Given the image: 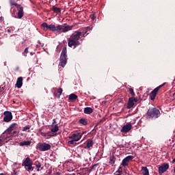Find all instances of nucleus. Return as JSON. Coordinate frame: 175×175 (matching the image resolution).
Returning a JSON list of instances; mask_svg holds the SVG:
<instances>
[{
    "mask_svg": "<svg viewBox=\"0 0 175 175\" xmlns=\"http://www.w3.org/2000/svg\"><path fill=\"white\" fill-rule=\"evenodd\" d=\"M73 25H54L51 24L49 25L47 23H43L40 25V28L42 29L43 31H51L52 32H57L59 35L60 33H66V32H69V31H72L73 29Z\"/></svg>",
    "mask_w": 175,
    "mask_h": 175,
    "instance_id": "f257e3e1",
    "label": "nucleus"
},
{
    "mask_svg": "<svg viewBox=\"0 0 175 175\" xmlns=\"http://www.w3.org/2000/svg\"><path fill=\"white\" fill-rule=\"evenodd\" d=\"M87 30L80 31L79 30L72 33L70 37L67 39L68 47H73L76 49L78 46H80V40H83L88 33Z\"/></svg>",
    "mask_w": 175,
    "mask_h": 175,
    "instance_id": "f03ea898",
    "label": "nucleus"
},
{
    "mask_svg": "<svg viewBox=\"0 0 175 175\" xmlns=\"http://www.w3.org/2000/svg\"><path fill=\"white\" fill-rule=\"evenodd\" d=\"M161 116V111L157 108H150L146 113L147 120H152V118H158Z\"/></svg>",
    "mask_w": 175,
    "mask_h": 175,
    "instance_id": "7ed1b4c3",
    "label": "nucleus"
},
{
    "mask_svg": "<svg viewBox=\"0 0 175 175\" xmlns=\"http://www.w3.org/2000/svg\"><path fill=\"white\" fill-rule=\"evenodd\" d=\"M66 53H68V51L66 49V46H65L63 48L60 55L59 66L64 68V66L66 65V62H68V56L66 55Z\"/></svg>",
    "mask_w": 175,
    "mask_h": 175,
    "instance_id": "20e7f679",
    "label": "nucleus"
},
{
    "mask_svg": "<svg viewBox=\"0 0 175 175\" xmlns=\"http://www.w3.org/2000/svg\"><path fill=\"white\" fill-rule=\"evenodd\" d=\"M12 130L8 128L1 136H0V147L5 144L8 142V139L12 137Z\"/></svg>",
    "mask_w": 175,
    "mask_h": 175,
    "instance_id": "39448f33",
    "label": "nucleus"
},
{
    "mask_svg": "<svg viewBox=\"0 0 175 175\" xmlns=\"http://www.w3.org/2000/svg\"><path fill=\"white\" fill-rule=\"evenodd\" d=\"M16 5L18 11L16 13L17 16H16V10H13L11 11L13 17H15L16 18H23V17H24V7L21 6L20 4H16Z\"/></svg>",
    "mask_w": 175,
    "mask_h": 175,
    "instance_id": "423d86ee",
    "label": "nucleus"
},
{
    "mask_svg": "<svg viewBox=\"0 0 175 175\" xmlns=\"http://www.w3.org/2000/svg\"><path fill=\"white\" fill-rule=\"evenodd\" d=\"M33 165V163L32 162V160H31L29 157H27L22 163V166H24L27 172H33V167H32Z\"/></svg>",
    "mask_w": 175,
    "mask_h": 175,
    "instance_id": "0eeeda50",
    "label": "nucleus"
},
{
    "mask_svg": "<svg viewBox=\"0 0 175 175\" xmlns=\"http://www.w3.org/2000/svg\"><path fill=\"white\" fill-rule=\"evenodd\" d=\"M51 148V145L46 142L38 143L37 145V150L39 151H49Z\"/></svg>",
    "mask_w": 175,
    "mask_h": 175,
    "instance_id": "6e6552de",
    "label": "nucleus"
},
{
    "mask_svg": "<svg viewBox=\"0 0 175 175\" xmlns=\"http://www.w3.org/2000/svg\"><path fill=\"white\" fill-rule=\"evenodd\" d=\"M165 85V83H163L162 85H159L156 88H154L149 94L150 98L151 100H155V98L157 97V95L158 94V91L162 88Z\"/></svg>",
    "mask_w": 175,
    "mask_h": 175,
    "instance_id": "1a4fd4ad",
    "label": "nucleus"
},
{
    "mask_svg": "<svg viewBox=\"0 0 175 175\" xmlns=\"http://www.w3.org/2000/svg\"><path fill=\"white\" fill-rule=\"evenodd\" d=\"M81 137H83V133L79 131H75L68 137V139L79 142L81 140Z\"/></svg>",
    "mask_w": 175,
    "mask_h": 175,
    "instance_id": "9d476101",
    "label": "nucleus"
},
{
    "mask_svg": "<svg viewBox=\"0 0 175 175\" xmlns=\"http://www.w3.org/2000/svg\"><path fill=\"white\" fill-rule=\"evenodd\" d=\"M3 121L4 122H10L12 120H13V115H12V112L9 111H6L3 113Z\"/></svg>",
    "mask_w": 175,
    "mask_h": 175,
    "instance_id": "9b49d317",
    "label": "nucleus"
},
{
    "mask_svg": "<svg viewBox=\"0 0 175 175\" xmlns=\"http://www.w3.org/2000/svg\"><path fill=\"white\" fill-rule=\"evenodd\" d=\"M39 133L41 135V136L45 137V139H50V137H52L53 136H57V134L54 135L53 131H48L47 133H44V131L39 130Z\"/></svg>",
    "mask_w": 175,
    "mask_h": 175,
    "instance_id": "f8f14e48",
    "label": "nucleus"
},
{
    "mask_svg": "<svg viewBox=\"0 0 175 175\" xmlns=\"http://www.w3.org/2000/svg\"><path fill=\"white\" fill-rule=\"evenodd\" d=\"M139 98H134V97H130L129 98V101L127 103V109H132L133 106H135V103L138 102Z\"/></svg>",
    "mask_w": 175,
    "mask_h": 175,
    "instance_id": "ddd939ff",
    "label": "nucleus"
},
{
    "mask_svg": "<svg viewBox=\"0 0 175 175\" xmlns=\"http://www.w3.org/2000/svg\"><path fill=\"white\" fill-rule=\"evenodd\" d=\"M169 169V163H163L161 166L159 167V174H163Z\"/></svg>",
    "mask_w": 175,
    "mask_h": 175,
    "instance_id": "4468645a",
    "label": "nucleus"
},
{
    "mask_svg": "<svg viewBox=\"0 0 175 175\" xmlns=\"http://www.w3.org/2000/svg\"><path fill=\"white\" fill-rule=\"evenodd\" d=\"M132 129V124L131 122L126 123V125H124L122 129L120 130V132L122 133H128L129 131Z\"/></svg>",
    "mask_w": 175,
    "mask_h": 175,
    "instance_id": "2eb2a0df",
    "label": "nucleus"
},
{
    "mask_svg": "<svg viewBox=\"0 0 175 175\" xmlns=\"http://www.w3.org/2000/svg\"><path fill=\"white\" fill-rule=\"evenodd\" d=\"M133 156H127L122 161V166L125 167L129 165V162L133 159Z\"/></svg>",
    "mask_w": 175,
    "mask_h": 175,
    "instance_id": "dca6fc26",
    "label": "nucleus"
},
{
    "mask_svg": "<svg viewBox=\"0 0 175 175\" xmlns=\"http://www.w3.org/2000/svg\"><path fill=\"white\" fill-rule=\"evenodd\" d=\"M94 142L92 139H88L86 141V146L84 147L85 149L91 150L94 147Z\"/></svg>",
    "mask_w": 175,
    "mask_h": 175,
    "instance_id": "f3484780",
    "label": "nucleus"
},
{
    "mask_svg": "<svg viewBox=\"0 0 175 175\" xmlns=\"http://www.w3.org/2000/svg\"><path fill=\"white\" fill-rule=\"evenodd\" d=\"M15 86L16 88H21V87H23V77H20L17 79Z\"/></svg>",
    "mask_w": 175,
    "mask_h": 175,
    "instance_id": "a211bd4d",
    "label": "nucleus"
},
{
    "mask_svg": "<svg viewBox=\"0 0 175 175\" xmlns=\"http://www.w3.org/2000/svg\"><path fill=\"white\" fill-rule=\"evenodd\" d=\"M36 167L37 168V172H40V170H43V167L42 166V163L39 161H36L34 163Z\"/></svg>",
    "mask_w": 175,
    "mask_h": 175,
    "instance_id": "6ab92c4d",
    "label": "nucleus"
},
{
    "mask_svg": "<svg viewBox=\"0 0 175 175\" xmlns=\"http://www.w3.org/2000/svg\"><path fill=\"white\" fill-rule=\"evenodd\" d=\"M77 98V95L75 94H71L68 96V100H70L71 102H75V100H76Z\"/></svg>",
    "mask_w": 175,
    "mask_h": 175,
    "instance_id": "aec40b11",
    "label": "nucleus"
},
{
    "mask_svg": "<svg viewBox=\"0 0 175 175\" xmlns=\"http://www.w3.org/2000/svg\"><path fill=\"white\" fill-rule=\"evenodd\" d=\"M8 129L13 132V131L18 129V124H17V123H12Z\"/></svg>",
    "mask_w": 175,
    "mask_h": 175,
    "instance_id": "412c9836",
    "label": "nucleus"
},
{
    "mask_svg": "<svg viewBox=\"0 0 175 175\" xmlns=\"http://www.w3.org/2000/svg\"><path fill=\"white\" fill-rule=\"evenodd\" d=\"M141 170L143 175H150V172L148 171V168H147V167H142Z\"/></svg>",
    "mask_w": 175,
    "mask_h": 175,
    "instance_id": "4be33fe9",
    "label": "nucleus"
},
{
    "mask_svg": "<svg viewBox=\"0 0 175 175\" xmlns=\"http://www.w3.org/2000/svg\"><path fill=\"white\" fill-rule=\"evenodd\" d=\"M93 111H94V109H92V108L91 107H88L84 109L85 114H91L92 113Z\"/></svg>",
    "mask_w": 175,
    "mask_h": 175,
    "instance_id": "5701e85b",
    "label": "nucleus"
},
{
    "mask_svg": "<svg viewBox=\"0 0 175 175\" xmlns=\"http://www.w3.org/2000/svg\"><path fill=\"white\" fill-rule=\"evenodd\" d=\"M51 10L53 11V13H56L57 14H58V13L61 12V8H57L54 5L51 8Z\"/></svg>",
    "mask_w": 175,
    "mask_h": 175,
    "instance_id": "b1692460",
    "label": "nucleus"
},
{
    "mask_svg": "<svg viewBox=\"0 0 175 175\" xmlns=\"http://www.w3.org/2000/svg\"><path fill=\"white\" fill-rule=\"evenodd\" d=\"M109 165H114L116 163V157L114 155L111 156L109 158Z\"/></svg>",
    "mask_w": 175,
    "mask_h": 175,
    "instance_id": "393cba45",
    "label": "nucleus"
},
{
    "mask_svg": "<svg viewBox=\"0 0 175 175\" xmlns=\"http://www.w3.org/2000/svg\"><path fill=\"white\" fill-rule=\"evenodd\" d=\"M59 131V127L58 126V124L54 125L51 128V132L53 133H55V132H58Z\"/></svg>",
    "mask_w": 175,
    "mask_h": 175,
    "instance_id": "a878e982",
    "label": "nucleus"
},
{
    "mask_svg": "<svg viewBox=\"0 0 175 175\" xmlns=\"http://www.w3.org/2000/svg\"><path fill=\"white\" fill-rule=\"evenodd\" d=\"M19 145L21 146H31V141H23L22 142H20Z\"/></svg>",
    "mask_w": 175,
    "mask_h": 175,
    "instance_id": "bb28decb",
    "label": "nucleus"
},
{
    "mask_svg": "<svg viewBox=\"0 0 175 175\" xmlns=\"http://www.w3.org/2000/svg\"><path fill=\"white\" fill-rule=\"evenodd\" d=\"M62 88H59L58 90H57V94H55V96L56 97V98H60V96H61V95H62Z\"/></svg>",
    "mask_w": 175,
    "mask_h": 175,
    "instance_id": "cd10ccee",
    "label": "nucleus"
},
{
    "mask_svg": "<svg viewBox=\"0 0 175 175\" xmlns=\"http://www.w3.org/2000/svg\"><path fill=\"white\" fill-rule=\"evenodd\" d=\"M79 122V124H81V125H87L88 124V122L84 118L80 119Z\"/></svg>",
    "mask_w": 175,
    "mask_h": 175,
    "instance_id": "c85d7f7f",
    "label": "nucleus"
},
{
    "mask_svg": "<svg viewBox=\"0 0 175 175\" xmlns=\"http://www.w3.org/2000/svg\"><path fill=\"white\" fill-rule=\"evenodd\" d=\"M82 172L84 174H89V173H91V170L90 168H83L82 170Z\"/></svg>",
    "mask_w": 175,
    "mask_h": 175,
    "instance_id": "c756f323",
    "label": "nucleus"
},
{
    "mask_svg": "<svg viewBox=\"0 0 175 175\" xmlns=\"http://www.w3.org/2000/svg\"><path fill=\"white\" fill-rule=\"evenodd\" d=\"M116 175L122 174V167H119L118 170L115 173Z\"/></svg>",
    "mask_w": 175,
    "mask_h": 175,
    "instance_id": "7c9ffc66",
    "label": "nucleus"
},
{
    "mask_svg": "<svg viewBox=\"0 0 175 175\" xmlns=\"http://www.w3.org/2000/svg\"><path fill=\"white\" fill-rule=\"evenodd\" d=\"M29 129H31V126L30 125H27V126H25L23 128L22 131H23V132H25V131H27Z\"/></svg>",
    "mask_w": 175,
    "mask_h": 175,
    "instance_id": "2f4dec72",
    "label": "nucleus"
},
{
    "mask_svg": "<svg viewBox=\"0 0 175 175\" xmlns=\"http://www.w3.org/2000/svg\"><path fill=\"white\" fill-rule=\"evenodd\" d=\"M129 91L131 96H135V91L133 90V88H130L129 89Z\"/></svg>",
    "mask_w": 175,
    "mask_h": 175,
    "instance_id": "473e14b6",
    "label": "nucleus"
},
{
    "mask_svg": "<svg viewBox=\"0 0 175 175\" xmlns=\"http://www.w3.org/2000/svg\"><path fill=\"white\" fill-rule=\"evenodd\" d=\"M10 5L11 6H15L16 8H17L16 5H18V3H16L15 1H11Z\"/></svg>",
    "mask_w": 175,
    "mask_h": 175,
    "instance_id": "72a5a7b5",
    "label": "nucleus"
},
{
    "mask_svg": "<svg viewBox=\"0 0 175 175\" xmlns=\"http://www.w3.org/2000/svg\"><path fill=\"white\" fill-rule=\"evenodd\" d=\"M18 136V131H14L13 132H12V136Z\"/></svg>",
    "mask_w": 175,
    "mask_h": 175,
    "instance_id": "f704fd0d",
    "label": "nucleus"
},
{
    "mask_svg": "<svg viewBox=\"0 0 175 175\" xmlns=\"http://www.w3.org/2000/svg\"><path fill=\"white\" fill-rule=\"evenodd\" d=\"M77 142V141H74L73 139H71L70 141L68 142V144H75V142Z\"/></svg>",
    "mask_w": 175,
    "mask_h": 175,
    "instance_id": "c9c22d12",
    "label": "nucleus"
},
{
    "mask_svg": "<svg viewBox=\"0 0 175 175\" xmlns=\"http://www.w3.org/2000/svg\"><path fill=\"white\" fill-rule=\"evenodd\" d=\"M90 18H92V20H95L96 18L95 15L94 14L90 15Z\"/></svg>",
    "mask_w": 175,
    "mask_h": 175,
    "instance_id": "e433bc0d",
    "label": "nucleus"
},
{
    "mask_svg": "<svg viewBox=\"0 0 175 175\" xmlns=\"http://www.w3.org/2000/svg\"><path fill=\"white\" fill-rule=\"evenodd\" d=\"M25 54H28V47L25 49Z\"/></svg>",
    "mask_w": 175,
    "mask_h": 175,
    "instance_id": "4c0bfd02",
    "label": "nucleus"
},
{
    "mask_svg": "<svg viewBox=\"0 0 175 175\" xmlns=\"http://www.w3.org/2000/svg\"><path fill=\"white\" fill-rule=\"evenodd\" d=\"M3 21V16L0 17V23H2Z\"/></svg>",
    "mask_w": 175,
    "mask_h": 175,
    "instance_id": "58836bf2",
    "label": "nucleus"
},
{
    "mask_svg": "<svg viewBox=\"0 0 175 175\" xmlns=\"http://www.w3.org/2000/svg\"><path fill=\"white\" fill-rule=\"evenodd\" d=\"M7 32H8V33H10V32H12V29H7Z\"/></svg>",
    "mask_w": 175,
    "mask_h": 175,
    "instance_id": "ea45409f",
    "label": "nucleus"
},
{
    "mask_svg": "<svg viewBox=\"0 0 175 175\" xmlns=\"http://www.w3.org/2000/svg\"><path fill=\"white\" fill-rule=\"evenodd\" d=\"M55 175H63L62 174H61V172H56L55 174Z\"/></svg>",
    "mask_w": 175,
    "mask_h": 175,
    "instance_id": "a19ab883",
    "label": "nucleus"
},
{
    "mask_svg": "<svg viewBox=\"0 0 175 175\" xmlns=\"http://www.w3.org/2000/svg\"><path fill=\"white\" fill-rule=\"evenodd\" d=\"M172 98H174V99H175V92L172 94Z\"/></svg>",
    "mask_w": 175,
    "mask_h": 175,
    "instance_id": "79ce46f5",
    "label": "nucleus"
},
{
    "mask_svg": "<svg viewBox=\"0 0 175 175\" xmlns=\"http://www.w3.org/2000/svg\"><path fill=\"white\" fill-rule=\"evenodd\" d=\"M0 175H5V174H3V173H1V174H0Z\"/></svg>",
    "mask_w": 175,
    "mask_h": 175,
    "instance_id": "37998d69",
    "label": "nucleus"
}]
</instances>
